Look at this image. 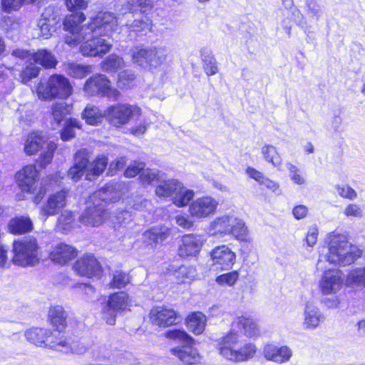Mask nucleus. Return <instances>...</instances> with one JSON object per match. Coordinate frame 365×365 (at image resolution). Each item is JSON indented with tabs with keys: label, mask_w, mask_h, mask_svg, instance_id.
Here are the masks:
<instances>
[{
	"label": "nucleus",
	"mask_w": 365,
	"mask_h": 365,
	"mask_svg": "<svg viewBox=\"0 0 365 365\" xmlns=\"http://www.w3.org/2000/svg\"><path fill=\"white\" fill-rule=\"evenodd\" d=\"M86 20L83 12L66 16L64 29L68 31L65 42L71 46L81 43L80 51L86 56H103L108 53L113 44L107 39L118 30L117 16L114 13L99 12L88 24L81 26Z\"/></svg>",
	"instance_id": "1"
},
{
	"label": "nucleus",
	"mask_w": 365,
	"mask_h": 365,
	"mask_svg": "<svg viewBox=\"0 0 365 365\" xmlns=\"http://www.w3.org/2000/svg\"><path fill=\"white\" fill-rule=\"evenodd\" d=\"M327 260L334 264L346 266L354 263L362 255V250L350 242L347 237L332 232L327 237Z\"/></svg>",
	"instance_id": "2"
},
{
	"label": "nucleus",
	"mask_w": 365,
	"mask_h": 365,
	"mask_svg": "<svg viewBox=\"0 0 365 365\" xmlns=\"http://www.w3.org/2000/svg\"><path fill=\"white\" fill-rule=\"evenodd\" d=\"M113 200L109 187H102L96 191L89 198V205L79 217V221L87 226L96 227L102 225L108 217L106 205Z\"/></svg>",
	"instance_id": "3"
},
{
	"label": "nucleus",
	"mask_w": 365,
	"mask_h": 365,
	"mask_svg": "<svg viewBox=\"0 0 365 365\" xmlns=\"http://www.w3.org/2000/svg\"><path fill=\"white\" fill-rule=\"evenodd\" d=\"M238 334L231 331L219 341L217 349L220 354L227 360L234 362H244L252 359L257 347L251 342L245 343L238 348Z\"/></svg>",
	"instance_id": "4"
},
{
	"label": "nucleus",
	"mask_w": 365,
	"mask_h": 365,
	"mask_svg": "<svg viewBox=\"0 0 365 365\" xmlns=\"http://www.w3.org/2000/svg\"><path fill=\"white\" fill-rule=\"evenodd\" d=\"M14 264L21 266H34L39 262V247L34 237H29L13 244Z\"/></svg>",
	"instance_id": "5"
},
{
	"label": "nucleus",
	"mask_w": 365,
	"mask_h": 365,
	"mask_svg": "<svg viewBox=\"0 0 365 365\" xmlns=\"http://www.w3.org/2000/svg\"><path fill=\"white\" fill-rule=\"evenodd\" d=\"M71 93L72 87L69 81L58 74L50 76L46 84L39 83L36 88L38 98L45 101L55 98H68Z\"/></svg>",
	"instance_id": "6"
},
{
	"label": "nucleus",
	"mask_w": 365,
	"mask_h": 365,
	"mask_svg": "<svg viewBox=\"0 0 365 365\" xmlns=\"http://www.w3.org/2000/svg\"><path fill=\"white\" fill-rule=\"evenodd\" d=\"M26 339L36 346H49L59 351H67L69 349L67 340L60 333L58 335L49 329L43 328H31L25 332Z\"/></svg>",
	"instance_id": "7"
},
{
	"label": "nucleus",
	"mask_w": 365,
	"mask_h": 365,
	"mask_svg": "<svg viewBox=\"0 0 365 365\" xmlns=\"http://www.w3.org/2000/svg\"><path fill=\"white\" fill-rule=\"evenodd\" d=\"M83 91L88 96H100L111 101H117L120 96V93L111 86L110 81L103 74L89 78L84 84Z\"/></svg>",
	"instance_id": "8"
},
{
	"label": "nucleus",
	"mask_w": 365,
	"mask_h": 365,
	"mask_svg": "<svg viewBox=\"0 0 365 365\" xmlns=\"http://www.w3.org/2000/svg\"><path fill=\"white\" fill-rule=\"evenodd\" d=\"M130 305V299L127 293L115 292L109 296L103 308V319L108 324L114 325L117 314L126 310Z\"/></svg>",
	"instance_id": "9"
},
{
	"label": "nucleus",
	"mask_w": 365,
	"mask_h": 365,
	"mask_svg": "<svg viewBox=\"0 0 365 365\" xmlns=\"http://www.w3.org/2000/svg\"><path fill=\"white\" fill-rule=\"evenodd\" d=\"M105 114L113 125L119 127L128 123L131 118L140 115V108L129 104H117L108 108Z\"/></svg>",
	"instance_id": "10"
},
{
	"label": "nucleus",
	"mask_w": 365,
	"mask_h": 365,
	"mask_svg": "<svg viewBox=\"0 0 365 365\" xmlns=\"http://www.w3.org/2000/svg\"><path fill=\"white\" fill-rule=\"evenodd\" d=\"M236 254L227 245L215 247L210 252L212 265L216 269L229 270L236 261Z\"/></svg>",
	"instance_id": "11"
},
{
	"label": "nucleus",
	"mask_w": 365,
	"mask_h": 365,
	"mask_svg": "<svg viewBox=\"0 0 365 365\" xmlns=\"http://www.w3.org/2000/svg\"><path fill=\"white\" fill-rule=\"evenodd\" d=\"M343 282V273L341 270L329 269L324 272L319 281V288L324 295L335 294L341 289Z\"/></svg>",
	"instance_id": "12"
},
{
	"label": "nucleus",
	"mask_w": 365,
	"mask_h": 365,
	"mask_svg": "<svg viewBox=\"0 0 365 365\" xmlns=\"http://www.w3.org/2000/svg\"><path fill=\"white\" fill-rule=\"evenodd\" d=\"M73 269L78 274L88 278L100 277L102 274L100 263L91 254L84 255L79 258L74 264Z\"/></svg>",
	"instance_id": "13"
},
{
	"label": "nucleus",
	"mask_w": 365,
	"mask_h": 365,
	"mask_svg": "<svg viewBox=\"0 0 365 365\" xmlns=\"http://www.w3.org/2000/svg\"><path fill=\"white\" fill-rule=\"evenodd\" d=\"M39 179L38 172L34 165L24 166L16 174L18 186L23 192L33 193Z\"/></svg>",
	"instance_id": "14"
},
{
	"label": "nucleus",
	"mask_w": 365,
	"mask_h": 365,
	"mask_svg": "<svg viewBox=\"0 0 365 365\" xmlns=\"http://www.w3.org/2000/svg\"><path fill=\"white\" fill-rule=\"evenodd\" d=\"M324 320V314L315 303L308 301L304 304L302 322L304 330H314L319 327Z\"/></svg>",
	"instance_id": "15"
},
{
	"label": "nucleus",
	"mask_w": 365,
	"mask_h": 365,
	"mask_svg": "<svg viewBox=\"0 0 365 365\" xmlns=\"http://www.w3.org/2000/svg\"><path fill=\"white\" fill-rule=\"evenodd\" d=\"M66 197L67 192L65 190L51 195L41 207V219L46 221L48 217L57 215L65 207Z\"/></svg>",
	"instance_id": "16"
},
{
	"label": "nucleus",
	"mask_w": 365,
	"mask_h": 365,
	"mask_svg": "<svg viewBox=\"0 0 365 365\" xmlns=\"http://www.w3.org/2000/svg\"><path fill=\"white\" fill-rule=\"evenodd\" d=\"M218 206V202L209 196L197 198L191 202L189 212L192 217L205 218L213 215Z\"/></svg>",
	"instance_id": "17"
},
{
	"label": "nucleus",
	"mask_w": 365,
	"mask_h": 365,
	"mask_svg": "<svg viewBox=\"0 0 365 365\" xmlns=\"http://www.w3.org/2000/svg\"><path fill=\"white\" fill-rule=\"evenodd\" d=\"M178 255L182 257H195L200 252L205 239L202 235L187 234L182 237Z\"/></svg>",
	"instance_id": "18"
},
{
	"label": "nucleus",
	"mask_w": 365,
	"mask_h": 365,
	"mask_svg": "<svg viewBox=\"0 0 365 365\" xmlns=\"http://www.w3.org/2000/svg\"><path fill=\"white\" fill-rule=\"evenodd\" d=\"M150 317L152 322L159 327H168L178 323L180 317L177 312L164 307H156L151 309Z\"/></svg>",
	"instance_id": "19"
},
{
	"label": "nucleus",
	"mask_w": 365,
	"mask_h": 365,
	"mask_svg": "<svg viewBox=\"0 0 365 365\" xmlns=\"http://www.w3.org/2000/svg\"><path fill=\"white\" fill-rule=\"evenodd\" d=\"M263 355L268 361L284 364L289 361L292 351L287 346L279 347L272 344H267L263 348Z\"/></svg>",
	"instance_id": "20"
},
{
	"label": "nucleus",
	"mask_w": 365,
	"mask_h": 365,
	"mask_svg": "<svg viewBox=\"0 0 365 365\" xmlns=\"http://www.w3.org/2000/svg\"><path fill=\"white\" fill-rule=\"evenodd\" d=\"M56 17V13L53 7L48 6L44 9L37 24L41 37L48 39L51 36L53 26L57 22Z\"/></svg>",
	"instance_id": "21"
},
{
	"label": "nucleus",
	"mask_w": 365,
	"mask_h": 365,
	"mask_svg": "<svg viewBox=\"0 0 365 365\" xmlns=\"http://www.w3.org/2000/svg\"><path fill=\"white\" fill-rule=\"evenodd\" d=\"M170 352L184 365H195L200 363L201 356L197 350L191 346L173 348Z\"/></svg>",
	"instance_id": "22"
},
{
	"label": "nucleus",
	"mask_w": 365,
	"mask_h": 365,
	"mask_svg": "<svg viewBox=\"0 0 365 365\" xmlns=\"http://www.w3.org/2000/svg\"><path fill=\"white\" fill-rule=\"evenodd\" d=\"M77 255V250L71 245L60 243L50 253V259L56 264H65Z\"/></svg>",
	"instance_id": "23"
},
{
	"label": "nucleus",
	"mask_w": 365,
	"mask_h": 365,
	"mask_svg": "<svg viewBox=\"0 0 365 365\" xmlns=\"http://www.w3.org/2000/svg\"><path fill=\"white\" fill-rule=\"evenodd\" d=\"M170 235V230L166 227H154L145 231L143 235V241L153 247L165 241Z\"/></svg>",
	"instance_id": "24"
},
{
	"label": "nucleus",
	"mask_w": 365,
	"mask_h": 365,
	"mask_svg": "<svg viewBox=\"0 0 365 365\" xmlns=\"http://www.w3.org/2000/svg\"><path fill=\"white\" fill-rule=\"evenodd\" d=\"M235 221L232 215H224L216 218L210 224L209 232L212 235H230L232 225Z\"/></svg>",
	"instance_id": "25"
},
{
	"label": "nucleus",
	"mask_w": 365,
	"mask_h": 365,
	"mask_svg": "<svg viewBox=\"0 0 365 365\" xmlns=\"http://www.w3.org/2000/svg\"><path fill=\"white\" fill-rule=\"evenodd\" d=\"M8 228L11 234L24 235L31 232L34 225L29 217L17 216L10 220Z\"/></svg>",
	"instance_id": "26"
},
{
	"label": "nucleus",
	"mask_w": 365,
	"mask_h": 365,
	"mask_svg": "<svg viewBox=\"0 0 365 365\" xmlns=\"http://www.w3.org/2000/svg\"><path fill=\"white\" fill-rule=\"evenodd\" d=\"M32 60L34 64H39L46 69L55 68L58 62L53 53L47 49H39L34 52Z\"/></svg>",
	"instance_id": "27"
},
{
	"label": "nucleus",
	"mask_w": 365,
	"mask_h": 365,
	"mask_svg": "<svg viewBox=\"0 0 365 365\" xmlns=\"http://www.w3.org/2000/svg\"><path fill=\"white\" fill-rule=\"evenodd\" d=\"M48 318L51 324L56 328V331L53 333L58 335V333L61 334L63 330L66 326L67 315L61 306H54L50 308L48 312Z\"/></svg>",
	"instance_id": "28"
},
{
	"label": "nucleus",
	"mask_w": 365,
	"mask_h": 365,
	"mask_svg": "<svg viewBox=\"0 0 365 365\" xmlns=\"http://www.w3.org/2000/svg\"><path fill=\"white\" fill-rule=\"evenodd\" d=\"M168 56V49L163 46H150V68H158L165 63Z\"/></svg>",
	"instance_id": "29"
},
{
	"label": "nucleus",
	"mask_w": 365,
	"mask_h": 365,
	"mask_svg": "<svg viewBox=\"0 0 365 365\" xmlns=\"http://www.w3.org/2000/svg\"><path fill=\"white\" fill-rule=\"evenodd\" d=\"M46 138L38 133H30L24 144V151L28 155L36 154L45 144Z\"/></svg>",
	"instance_id": "30"
},
{
	"label": "nucleus",
	"mask_w": 365,
	"mask_h": 365,
	"mask_svg": "<svg viewBox=\"0 0 365 365\" xmlns=\"http://www.w3.org/2000/svg\"><path fill=\"white\" fill-rule=\"evenodd\" d=\"M181 187V182L176 180H168L158 185L155 189V194L159 197L173 198L178 190Z\"/></svg>",
	"instance_id": "31"
},
{
	"label": "nucleus",
	"mask_w": 365,
	"mask_h": 365,
	"mask_svg": "<svg viewBox=\"0 0 365 365\" xmlns=\"http://www.w3.org/2000/svg\"><path fill=\"white\" fill-rule=\"evenodd\" d=\"M104 117H106L105 112L103 113L98 107L93 105H88L82 113L83 119L91 125L100 124Z\"/></svg>",
	"instance_id": "32"
},
{
	"label": "nucleus",
	"mask_w": 365,
	"mask_h": 365,
	"mask_svg": "<svg viewBox=\"0 0 365 365\" xmlns=\"http://www.w3.org/2000/svg\"><path fill=\"white\" fill-rule=\"evenodd\" d=\"M261 153L266 162L281 170L282 160L276 147L272 145H264L261 148Z\"/></svg>",
	"instance_id": "33"
},
{
	"label": "nucleus",
	"mask_w": 365,
	"mask_h": 365,
	"mask_svg": "<svg viewBox=\"0 0 365 365\" xmlns=\"http://www.w3.org/2000/svg\"><path fill=\"white\" fill-rule=\"evenodd\" d=\"M188 329L195 334L202 333L206 324V317L201 312H195L189 315L186 320Z\"/></svg>",
	"instance_id": "34"
},
{
	"label": "nucleus",
	"mask_w": 365,
	"mask_h": 365,
	"mask_svg": "<svg viewBox=\"0 0 365 365\" xmlns=\"http://www.w3.org/2000/svg\"><path fill=\"white\" fill-rule=\"evenodd\" d=\"M108 160L105 155L98 156L95 160L90 165L86 178L88 180H93L101 175L108 165Z\"/></svg>",
	"instance_id": "35"
},
{
	"label": "nucleus",
	"mask_w": 365,
	"mask_h": 365,
	"mask_svg": "<svg viewBox=\"0 0 365 365\" xmlns=\"http://www.w3.org/2000/svg\"><path fill=\"white\" fill-rule=\"evenodd\" d=\"M346 284L351 287H365V267L351 269L346 275Z\"/></svg>",
	"instance_id": "36"
},
{
	"label": "nucleus",
	"mask_w": 365,
	"mask_h": 365,
	"mask_svg": "<svg viewBox=\"0 0 365 365\" xmlns=\"http://www.w3.org/2000/svg\"><path fill=\"white\" fill-rule=\"evenodd\" d=\"M132 61L142 68H150V46L135 47L132 52Z\"/></svg>",
	"instance_id": "37"
},
{
	"label": "nucleus",
	"mask_w": 365,
	"mask_h": 365,
	"mask_svg": "<svg viewBox=\"0 0 365 365\" xmlns=\"http://www.w3.org/2000/svg\"><path fill=\"white\" fill-rule=\"evenodd\" d=\"M72 110V106L65 102H56L51 106V115L53 120L59 125L60 123L66 119L68 115L70 114Z\"/></svg>",
	"instance_id": "38"
},
{
	"label": "nucleus",
	"mask_w": 365,
	"mask_h": 365,
	"mask_svg": "<svg viewBox=\"0 0 365 365\" xmlns=\"http://www.w3.org/2000/svg\"><path fill=\"white\" fill-rule=\"evenodd\" d=\"M152 20L148 17H144L142 19H135L131 24H127L126 26L131 33H135L138 36H143L151 31Z\"/></svg>",
	"instance_id": "39"
},
{
	"label": "nucleus",
	"mask_w": 365,
	"mask_h": 365,
	"mask_svg": "<svg viewBox=\"0 0 365 365\" xmlns=\"http://www.w3.org/2000/svg\"><path fill=\"white\" fill-rule=\"evenodd\" d=\"M233 325H236L238 328L242 329L247 336L252 337L259 334L257 324L252 319L238 317L233 322Z\"/></svg>",
	"instance_id": "40"
},
{
	"label": "nucleus",
	"mask_w": 365,
	"mask_h": 365,
	"mask_svg": "<svg viewBox=\"0 0 365 365\" xmlns=\"http://www.w3.org/2000/svg\"><path fill=\"white\" fill-rule=\"evenodd\" d=\"M125 66L123 58L112 54L101 62V68L106 72H116Z\"/></svg>",
	"instance_id": "41"
},
{
	"label": "nucleus",
	"mask_w": 365,
	"mask_h": 365,
	"mask_svg": "<svg viewBox=\"0 0 365 365\" xmlns=\"http://www.w3.org/2000/svg\"><path fill=\"white\" fill-rule=\"evenodd\" d=\"M92 66L76 63H69L66 65V71L70 76L76 78H82L92 72Z\"/></svg>",
	"instance_id": "42"
},
{
	"label": "nucleus",
	"mask_w": 365,
	"mask_h": 365,
	"mask_svg": "<svg viewBox=\"0 0 365 365\" xmlns=\"http://www.w3.org/2000/svg\"><path fill=\"white\" fill-rule=\"evenodd\" d=\"M232 235L237 240L243 242H250L249 232L244 221L235 217V221L232 225Z\"/></svg>",
	"instance_id": "43"
},
{
	"label": "nucleus",
	"mask_w": 365,
	"mask_h": 365,
	"mask_svg": "<svg viewBox=\"0 0 365 365\" xmlns=\"http://www.w3.org/2000/svg\"><path fill=\"white\" fill-rule=\"evenodd\" d=\"M194 192L192 190L187 189L181 183V187L178 190L175 195H173V202L178 207H184L187 205L192 199Z\"/></svg>",
	"instance_id": "44"
},
{
	"label": "nucleus",
	"mask_w": 365,
	"mask_h": 365,
	"mask_svg": "<svg viewBox=\"0 0 365 365\" xmlns=\"http://www.w3.org/2000/svg\"><path fill=\"white\" fill-rule=\"evenodd\" d=\"M41 71V68L34 63H29L20 73L19 78L24 84H27L31 79L37 77Z\"/></svg>",
	"instance_id": "45"
},
{
	"label": "nucleus",
	"mask_w": 365,
	"mask_h": 365,
	"mask_svg": "<svg viewBox=\"0 0 365 365\" xmlns=\"http://www.w3.org/2000/svg\"><path fill=\"white\" fill-rule=\"evenodd\" d=\"M127 6L131 13L136 11L145 13L153 7V0H127Z\"/></svg>",
	"instance_id": "46"
},
{
	"label": "nucleus",
	"mask_w": 365,
	"mask_h": 365,
	"mask_svg": "<svg viewBox=\"0 0 365 365\" xmlns=\"http://www.w3.org/2000/svg\"><path fill=\"white\" fill-rule=\"evenodd\" d=\"M36 0H1V9L5 13L19 11L24 4L33 3Z\"/></svg>",
	"instance_id": "47"
},
{
	"label": "nucleus",
	"mask_w": 365,
	"mask_h": 365,
	"mask_svg": "<svg viewBox=\"0 0 365 365\" xmlns=\"http://www.w3.org/2000/svg\"><path fill=\"white\" fill-rule=\"evenodd\" d=\"M74 128H80V122L76 119H69L66 121L61 133V138L63 141H68L75 136Z\"/></svg>",
	"instance_id": "48"
},
{
	"label": "nucleus",
	"mask_w": 365,
	"mask_h": 365,
	"mask_svg": "<svg viewBox=\"0 0 365 365\" xmlns=\"http://www.w3.org/2000/svg\"><path fill=\"white\" fill-rule=\"evenodd\" d=\"M57 145L54 142H50L48 143L46 150L40 155L37 160V163L41 168H43L51 163Z\"/></svg>",
	"instance_id": "49"
},
{
	"label": "nucleus",
	"mask_w": 365,
	"mask_h": 365,
	"mask_svg": "<svg viewBox=\"0 0 365 365\" xmlns=\"http://www.w3.org/2000/svg\"><path fill=\"white\" fill-rule=\"evenodd\" d=\"M129 283L130 277L128 274L122 271H115L113 274L110 287L113 289H120L125 287Z\"/></svg>",
	"instance_id": "50"
},
{
	"label": "nucleus",
	"mask_w": 365,
	"mask_h": 365,
	"mask_svg": "<svg viewBox=\"0 0 365 365\" xmlns=\"http://www.w3.org/2000/svg\"><path fill=\"white\" fill-rule=\"evenodd\" d=\"M285 165L289 173L290 179L294 184L302 185L306 183V179L299 168L290 162H287Z\"/></svg>",
	"instance_id": "51"
},
{
	"label": "nucleus",
	"mask_w": 365,
	"mask_h": 365,
	"mask_svg": "<svg viewBox=\"0 0 365 365\" xmlns=\"http://www.w3.org/2000/svg\"><path fill=\"white\" fill-rule=\"evenodd\" d=\"M202 60L204 63L203 68L207 75L212 76L217 73V61L212 54H202Z\"/></svg>",
	"instance_id": "52"
},
{
	"label": "nucleus",
	"mask_w": 365,
	"mask_h": 365,
	"mask_svg": "<svg viewBox=\"0 0 365 365\" xmlns=\"http://www.w3.org/2000/svg\"><path fill=\"white\" fill-rule=\"evenodd\" d=\"M165 336L170 339L185 343L187 345L190 344L192 341V339L185 331L180 329L168 331L165 333Z\"/></svg>",
	"instance_id": "53"
},
{
	"label": "nucleus",
	"mask_w": 365,
	"mask_h": 365,
	"mask_svg": "<svg viewBox=\"0 0 365 365\" xmlns=\"http://www.w3.org/2000/svg\"><path fill=\"white\" fill-rule=\"evenodd\" d=\"M89 151L86 148L80 149L74 155V164L88 170L91 165L89 164Z\"/></svg>",
	"instance_id": "54"
},
{
	"label": "nucleus",
	"mask_w": 365,
	"mask_h": 365,
	"mask_svg": "<svg viewBox=\"0 0 365 365\" xmlns=\"http://www.w3.org/2000/svg\"><path fill=\"white\" fill-rule=\"evenodd\" d=\"M179 282L185 283L192 280L195 276V269L187 266H181L175 273Z\"/></svg>",
	"instance_id": "55"
},
{
	"label": "nucleus",
	"mask_w": 365,
	"mask_h": 365,
	"mask_svg": "<svg viewBox=\"0 0 365 365\" xmlns=\"http://www.w3.org/2000/svg\"><path fill=\"white\" fill-rule=\"evenodd\" d=\"M0 28L6 33H9L19 29V24L14 17L4 16L0 19Z\"/></svg>",
	"instance_id": "56"
},
{
	"label": "nucleus",
	"mask_w": 365,
	"mask_h": 365,
	"mask_svg": "<svg viewBox=\"0 0 365 365\" xmlns=\"http://www.w3.org/2000/svg\"><path fill=\"white\" fill-rule=\"evenodd\" d=\"M238 277V272L237 271H232L218 276L216 278V282L222 286H232L237 282Z\"/></svg>",
	"instance_id": "57"
},
{
	"label": "nucleus",
	"mask_w": 365,
	"mask_h": 365,
	"mask_svg": "<svg viewBox=\"0 0 365 365\" xmlns=\"http://www.w3.org/2000/svg\"><path fill=\"white\" fill-rule=\"evenodd\" d=\"M135 73L130 70H125L120 72L118 75V86L120 88H126L135 79Z\"/></svg>",
	"instance_id": "58"
},
{
	"label": "nucleus",
	"mask_w": 365,
	"mask_h": 365,
	"mask_svg": "<svg viewBox=\"0 0 365 365\" xmlns=\"http://www.w3.org/2000/svg\"><path fill=\"white\" fill-rule=\"evenodd\" d=\"M335 189L339 194L343 198H346L350 200H354L357 197L356 192L348 185H336Z\"/></svg>",
	"instance_id": "59"
},
{
	"label": "nucleus",
	"mask_w": 365,
	"mask_h": 365,
	"mask_svg": "<svg viewBox=\"0 0 365 365\" xmlns=\"http://www.w3.org/2000/svg\"><path fill=\"white\" fill-rule=\"evenodd\" d=\"M159 178V172L156 170L146 169L143 170L140 175V180L143 183L150 184L157 180Z\"/></svg>",
	"instance_id": "60"
},
{
	"label": "nucleus",
	"mask_w": 365,
	"mask_h": 365,
	"mask_svg": "<svg viewBox=\"0 0 365 365\" xmlns=\"http://www.w3.org/2000/svg\"><path fill=\"white\" fill-rule=\"evenodd\" d=\"M344 214L347 217H363V210L359 205L351 203L344 208Z\"/></svg>",
	"instance_id": "61"
},
{
	"label": "nucleus",
	"mask_w": 365,
	"mask_h": 365,
	"mask_svg": "<svg viewBox=\"0 0 365 365\" xmlns=\"http://www.w3.org/2000/svg\"><path fill=\"white\" fill-rule=\"evenodd\" d=\"M143 163L134 162L125 170L124 175L128 178H133L139 174L144 168Z\"/></svg>",
	"instance_id": "62"
},
{
	"label": "nucleus",
	"mask_w": 365,
	"mask_h": 365,
	"mask_svg": "<svg viewBox=\"0 0 365 365\" xmlns=\"http://www.w3.org/2000/svg\"><path fill=\"white\" fill-rule=\"evenodd\" d=\"M85 173H87L86 169L73 164V165L69 169L68 175L73 181H78L83 177Z\"/></svg>",
	"instance_id": "63"
},
{
	"label": "nucleus",
	"mask_w": 365,
	"mask_h": 365,
	"mask_svg": "<svg viewBox=\"0 0 365 365\" xmlns=\"http://www.w3.org/2000/svg\"><path fill=\"white\" fill-rule=\"evenodd\" d=\"M73 216L72 212L68 211L63 212L58 218L59 225L62 228L66 230L68 227L73 222Z\"/></svg>",
	"instance_id": "64"
}]
</instances>
